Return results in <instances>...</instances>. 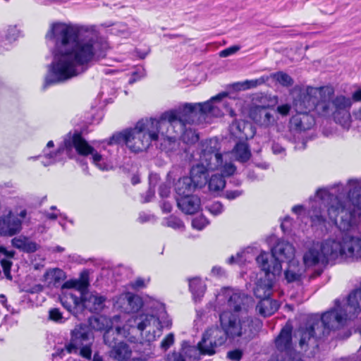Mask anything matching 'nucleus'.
<instances>
[{
    "label": "nucleus",
    "instance_id": "obj_1",
    "mask_svg": "<svg viewBox=\"0 0 361 361\" xmlns=\"http://www.w3.org/2000/svg\"><path fill=\"white\" fill-rule=\"evenodd\" d=\"M46 38L54 41L53 80L63 81L83 72L86 66L105 56L106 45L98 37L95 30L84 26L63 23L50 25Z\"/></svg>",
    "mask_w": 361,
    "mask_h": 361
},
{
    "label": "nucleus",
    "instance_id": "obj_2",
    "mask_svg": "<svg viewBox=\"0 0 361 361\" xmlns=\"http://www.w3.org/2000/svg\"><path fill=\"white\" fill-rule=\"evenodd\" d=\"M348 187L349 192L345 202L341 200L343 193L340 192V189H320L317 192L315 204L322 202L327 210L326 215L320 209L312 208L310 216L313 223L322 224L328 217L344 231L356 224L357 219L361 215V186L357 180H350Z\"/></svg>",
    "mask_w": 361,
    "mask_h": 361
},
{
    "label": "nucleus",
    "instance_id": "obj_3",
    "mask_svg": "<svg viewBox=\"0 0 361 361\" xmlns=\"http://www.w3.org/2000/svg\"><path fill=\"white\" fill-rule=\"evenodd\" d=\"M221 329L213 326L206 330L197 349L200 355H212L217 346L221 345L227 337L250 338L252 334V321L247 317L241 319L230 312H223L219 316Z\"/></svg>",
    "mask_w": 361,
    "mask_h": 361
},
{
    "label": "nucleus",
    "instance_id": "obj_4",
    "mask_svg": "<svg viewBox=\"0 0 361 361\" xmlns=\"http://www.w3.org/2000/svg\"><path fill=\"white\" fill-rule=\"evenodd\" d=\"M219 149V143L216 138L201 144L199 163L192 167L189 177L197 187H202L207 183L209 171L217 170L224 176H232L235 172L236 168L233 164L226 163L223 165V159Z\"/></svg>",
    "mask_w": 361,
    "mask_h": 361
},
{
    "label": "nucleus",
    "instance_id": "obj_5",
    "mask_svg": "<svg viewBox=\"0 0 361 361\" xmlns=\"http://www.w3.org/2000/svg\"><path fill=\"white\" fill-rule=\"evenodd\" d=\"M166 125L167 123L159 122L157 119L142 120L137 122L133 129L114 135L113 139L118 142H125L133 152H142L149 147L152 140H157L159 135H168V130H164Z\"/></svg>",
    "mask_w": 361,
    "mask_h": 361
},
{
    "label": "nucleus",
    "instance_id": "obj_6",
    "mask_svg": "<svg viewBox=\"0 0 361 361\" xmlns=\"http://www.w3.org/2000/svg\"><path fill=\"white\" fill-rule=\"evenodd\" d=\"M226 95V93H221L213 97L210 102L194 104H186L178 109L171 110L163 114L159 121L167 123V125L164 126V130H168V135L166 137L169 138L174 137L169 132L170 128H174L178 126L181 133L183 130L184 126L186 124L195 123L197 117L200 118L201 116L209 114L215 116H220L221 114L216 112L218 107L213 106L211 102L220 100Z\"/></svg>",
    "mask_w": 361,
    "mask_h": 361
},
{
    "label": "nucleus",
    "instance_id": "obj_7",
    "mask_svg": "<svg viewBox=\"0 0 361 361\" xmlns=\"http://www.w3.org/2000/svg\"><path fill=\"white\" fill-rule=\"evenodd\" d=\"M171 325V321L168 314L162 311L158 317L153 314L143 313L133 315L128 319L125 328H128L131 336L135 337L139 332L147 341L151 342L160 336L163 328L169 327Z\"/></svg>",
    "mask_w": 361,
    "mask_h": 361
},
{
    "label": "nucleus",
    "instance_id": "obj_8",
    "mask_svg": "<svg viewBox=\"0 0 361 361\" xmlns=\"http://www.w3.org/2000/svg\"><path fill=\"white\" fill-rule=\"evenodd\" d=\"M334 93V88L329 86L299 88L298 94L294 96L293 105L299 112L315 109L319 114L326 116L331 111L329 100Z\"/></svg>",
    "mask_w": 361,
    "mask_h": 361
},
{
    "label": "nucleus",
    "instance_id": "obj_9",
    "mask_svg": "<svg viewBox=\"0 0 361 361\" xmlns=\"http://www.w3.org/2000/svg\"><path fill=\"white\" fill-rule=\"evenodd\" d=\"M92 341L90 328L85 324H79L71 331L70 342L64 348L59 349L57 355L63 357L66 353L80 354L85 358L90 359Z\"/></svg>",
    "mask_w": 361,
    "mask_h": 361
},
{
    "label": "nucleus",
    "instance_id": "obj_10",
    "mask_svg": "<svg viewBox=\"0 0 361 361\" xmlns=\"http://www.w3.org/2000/svg\"><path fill=\"white\" fill-rule=\"evenodd\" d=\"M256 260L264 271V279H260L254 289V293L257 298L262 300L271 295L276 276L281 274L282 267L279 264H276L271 269L268 264L269 255L265 253H261Z\"/></svg>",
    "mask_w": 361,
    "mask_h": 361
},
{
    "label": "nucleus",
    "instance_id": "obj_11",
    "mask_svg": "<svg viewBox=\"0 0 361 361\" xmlns=\"http://www.w3.org/2000/svg\"><path fill=\"white\" fill-rule=\"evenodd\" d=\"M331 240L336 259L361 258V236L345 235L341 238H331Z\"/></svg>",
    "mask_w": 361,
    "mask_h": 361
},
{
    "label": "nucleus",
    "instance_id": "obj_12",
    "mask_svg": "<svg viewBox=\"0 0 361 361\" xmlns=\"http://www.w3.org/2000/svg\"><path fill=\"white\" fill-rule=\"evenodd\" d=\"M334 245L331 238L326 239L321 245L314 244L304 254L303 262L307 267L317 264H325L330 260H335Z\"/></svg>",
    "mask_w": 361,
    "mask_h": 361
},
{
    "label": "nucleus",
    "instance_id": "obj_13",
    "mask_svg": "<svg viewBox=\"0 0 361 361\" xmlns=\"http://www.w3.org/2000/svg\"><path fill=\"white\" fill-rule=\"evenodd\" d=\"M221 297H224L227 300L228 307L234 311V312L230 310H228V312H230L232 314L236 315L240 319L243 317H247L252 321V323H253L252 319L247 313V307L250 304L252 303V298L250 297H247L239 290L229 288L225 290L223 295H219L217 298L218 300H220ZM226 312H227V310ZM252 326H253V324H252ZM253 333L254 326H252V334Z\"/></svg>",
    "mask_w": 361,
    "mask_h": 361
},
{
    "label": "nucleus",
    "instance_id": "obj_14",
    "mask_svg": "<svg viewBox=\"0 0 361 361\" xmlns=\"http://www.w3.org/2000/svg\"><path fill=\"white\" fill-rule=\"evenodd\" d=\"M331 99L332 97L329 100L331 111L327 115L333 114L336 122L344 127L348 126L350 119V109L353 104L351 98L339 95Z\"/></svg>",
    "mask_w": 361,
    "mask_h": 361
},
{
    "label": "nucleus",
    "instance_id": "obj_15",
    "mask_svg": "<svg viewBox=\"0 0 361 361\" xmlns=\"http://www.w3.org/2000/svg\"><path fill=\"white\" fill-rule=\"evenodd\" d=\"M25 209L15 214L9 212L8 214L0 217V235L2 236H13L20 232L23 220L26 217Z\"/></svg>",
    "mask_w": 361,
    "mask_h": 361
},
{
    "label": "nucleus",
    "instance_id": "obj_16",
    "mask_svg": "<svg viewBox=\"0 0 361 361\" xmlns=\"http://www.w3.org/2000/svg\"><path fill=\"white\" fill-rule=\"evenodd\" d=\"M295 253L294 246L285 240H279L276 243L271 249V255L265 252L269 255L268 264L271 269L276 264H279L281 266V262H288L294 259Z\"/></svg>",
    "mask_w": 361,
    "mask_h": 361
},
{
    "label": "nucleus",
    "instance_id": "obj_17",
    "mask_svg": "<svg viewBox=\"0 0 361 361\" xmlns=\"http://www.w3.org/2000/svg\"><path fill=\"white\" fill-rule=\"evenodd\" d=\"M261 104H255L250 111V118L257 125L268 128L273 126L276 119L274 114L269 109V105L265 104L267 100L266 97H262Z\"/></svg>",
    "mask_w": 361,
    "mask_h": 361
},
{
    "label": "nucleus",
    "instance_id": "obj_18",
    "mask_svg": "<svg viewBox=\"0 0 361 361\" xmlns=\"http://www.w3.org/2000/svg\"><path fill=\"white\" fill-rule=\"evenodd\" d=\"M72 143L77 152L82 156L92 155V161L100 169H104L99 162L102 157L90 146L87 142L80 135L75 134L72 137Z\"/></svg>",
    "mask_w": 361,
    "mask_h": 361
},
{
    "label": "nucleus",
    "instance_id": "obj_19",
    "mask_svg": "<svg viewBox=\"0 0 361 361\" xmlns=\"http://www.w3.org/2000/svg\"><path fill=\"white\" fill-rule=\"evenodd\" d=\"M121 336L128 339L130 342H135V336L130 335V332L128 331V328H125V325L121 328L118 324L108 329L104 335V341L109 348H113L118 342V336Z\"/></svg>",
    "mask_w": 361,
    "mask_h": 361
},
{
    "label": "nucleus",
    "instance_id": "obj_20",
    "mask_svg": "<svg viewBox=\"0 0 361 361\" xmlns=\"http://www.w3.org/2000/svg\"><path fill=\"white\" fill-rule=\"evenodd\" d=\"M116 304L118 308L124 312H137L142 306V299L130 293L121 295L117 299Z\"/></svg>",
    "mask_w": 361,
    "mask_h": 361
},
{
    "label": "nucleus",
    "instance_id": "obj_21",
    "mask_svg": "<svg viewBox=\"0 0 361 361\" xmlns=\"http://www.w3.org/2000/svg\"><path fill=\"white\" fill-rule=\"evenodd\" d=\"M231 156L235 157V159L238 161L245 162L250 158L251 152L246 142H240L235 145L231 152H226L224 155L221 154L223 165L226 163L232 164L231 161H228Z\"/></svg>",
    "mask_w": 361,
    "mask_h": 361
},
{
    "label": "nucleus",
    "instance_id": "obj_22",
    "mask_svg": "<svg viewBox=\"0 0 361 361\" xmlns=\"http://www.w3.org/2000/svg\"><path fill=\"white\" fill-rule=\"evenodd\" d=\"M200 358V352L195 346H188L180 353H173L169 355L167 361H198Z\"/></svg>",
    "mask_w": 361,
    "mask_h": 361
},
{
    "label": "nucleus",
    "instance_id": "obj_23",
    "mask_svg": "<svg viewBox=\"0 0 361 361\" xmlns=\"http://www.w3.org/2000/svg\"><path fill=\"white\" fill-rule=\"evenodd\" d=\"M104 298L97 293H82L81 302L83 307L90 311H98L102 309Z\"/></svg>",
    "mask_w": 361,
    "mask_h": 361
},
{
    "label": "nucleus",
    "instance_id": "obj_24",
    "mask_svg": "<svg viewBox=\"0 0 361 361\" xmlns=\"http://www.w3.org/2000/svg\"><path fill=\"white\" fill-rule=\"evenodd\" d=\"M120 316H115L112 319H109L105 316L95 317L90 319V328L97 331H105L114 324H118Z\"/></svg>",
    "mask_w": 361,
    "mask_h": 361
},
{
    "label": "nucleus",
    "instance_id": "obj_25",
    "mask_svg": "<svg viewBox=\"0 0 361 361\" xmlns=\"http://www.w3.org/2000/svg\"><path fill=\"white\" fill-rule=\"evenodd\" d=\"M178 207L185 214H192L195 213L200 207V200L195 197L189 195L177 198Z\"/></svg>",
    "mask_w": 361,
    "mask_h": 361
},
{
    "label": "nucleus",
    "instance_id": "obj_26",
    "mask_svg": "<svg viewBox=\"0 0 361 361\" xmlns=\"http://www.w3.org/2000/svg\"><path fill=\"white\" fill-rule=\"evenodd\" d=\"M291 327L286 325L276 338L275 343L277 349L281 352H288L291 349Z\"/></svg>",
    "mask_w": 361,
    "mask_h": 361
},
{
    "label": "nucleus",
    "instance_id": "obj_27",
    "mask_svg": "<svg viewBox=\"0 0 361 361\" xmlns=\"http://www.w3.org/2000/svg\"><path fill=\"white\" fill-rule=\"evenodd\" d=\"M288 269L285 271V278L288 283L299 281L303 276L305 269L302 266H300L299 262L294 259L287 262Z\"/></svg>",
    "mask_w": 361,
    "mask_h": 361
},
{
    "label": "nucleus",
    "instance_id": "obj_28",
    "mask_svg": "<svg viewBox=\"0 0 361 361\" xmlns=\"http://www.w3.org/2000/svg\"><path fill=\"white\" fill-rule=\"evenodd\" d=\"M197 186L189 177L180 178L175 185V190L179 197L191 195Z\"/></svg>",
    "mask_w": 361,
    "mask_h": 361
},
{
    "label": "nucleus",
    "instance_id": "obj_29",
    "mask_svg": "<svg viewBox=\"0 0 361 361\" xmlns=\"http://www.w3.org/2000/svg\"><path fill=\"white\" fill-rule=\"evenodd\" d=\"M279 304L275 300L270 298H264L257 305L259 313L264 317H269L273 314L279 308Z\"/></svg>",
    "mask_w": 361,
    "mask_h": 361
},
{
    "label": "nucleus",
    "instance_id": "obj_30",
    "mask_svg": "<svg viewBox=\"0 0 361 361\" xmlns=\"http://www.w3.org/2000/svg\"><path fill=\"white\" fill-rule=\"evenodd\" d=\"M292 123L300 130H306L312 128L314 123V118L306 114V111L300 112L299 115L292 118Z\"/></svg>",
    "mask_w": 361,
    "mask_h": 361
},
{
    "label": "nucleus",
    "instance_id": "obj_31",
    "mask_svg": "<svg viewBox=\"0 0 361 361\" xmlns=\"http://www.w3.org/2000/svg\"><path fill=\"white\" fill-rule=\"evenodd\" d=\"M231 131L233 134L240 133L239 137L242 139H248L253 136V132L251 129V125L244 121H235L233 123Z\"/></svg>",
    "mask_w": 361,
    "mask_h": 361
},
{
    "label": "nucleus",
    "instance_id": "obj_32",
    "mask_svg": "<svg viewBox=\"0 0 361 361\" xmlns=\"http://www.w3.org/2000/svg\"><path fill=\"white\" fill-rule=\"evenodd\" d=\"M11 242L15 247L27 252H35L38 248L36 243L24 236L14 238Z\"/></svg>",
    "mask_w": 361,
    "mask_h": 361
},
{
    "label": "nucleus",
    "instance_id": "obj_33",
    "mask_svg": "<svg viewBox=\"0 0 361 361\" xmlns=\"http://www.w3.org/2000/svg\"><path fill=\"white\" fill-rule=\"evenodd\" d=\"M131 350L127 344L123 342H118L112 348L110 356L118 360H123L130 356Z\"/></svg>",
    "mask_w": 361,
    "mask_h": 361
},
{
    "label": "nucleus",
    "instance_id": "obj_34",
    "mask_svg": "<svg viewBox=\"0 0 361 361\" xmlns=\"http://www.w3.org/2000/svg\"><path fill=\"white\" fill-rule=\"evenodd\" d=\"M189 287L195 300L202 298L206 290V285L198 278L191 279L189 283Z\"/></svg>",
    "mask_w": 361,
    "mask_h": 361
},
{
    "label": "nucleus",
    "instance_id": "obj_35",
    "mask_svg": "<svg viewBox=\"0 0 361 361\" xmlns=\"http://www.w3.org/2000/svg\"><path fill=\"white\" fill-rule=\"evenodd\" d=\"M220 172L221 175L215 174L213 175L210 178L209 182V188L212 191H220L225 187L226 182L224 178L226 177L227 176H224L221 171Z\"/></svg>",
    "mask_w": 361,
    "mask_h": 361
},
{
    "label": "nucleus",
    "instance_id": "obj_36",
    "mask_svg": "<svg viewBox=\"0 0 361 361\" xmlns=\"http://www.w3.org/2000/svg\"><path fill=\"white\" fill-rule=\"evenodd\" d=\"M268 80L267 77L262 76L258 79L245 80L242 82H238L235 85V89L238 90H246L257 87L264 84Z\"/></svg>",
    "mask_w": 361,
    "mask_h": 361
},
{
    "label": "nucleus",
    "instance_id": "obj_37",
    "mask_svg": "<svg viewBox=\"0 0 361 361\" xmlns=\"http://www.w3.org/2000/svg\"><path fill=\"white\" fill-rule=\"evenodd\" d=\"M64 277V274L59 269H52L48 270L44 275V281L49 284L59 282Z\"/></svg>",
    "mask_w": 361,
    "mask_h": 361
},
{
    "label": "nucleus",
    "instance_id": "obj_38",
    "mask_svg": "<svg viewBox=\"0 0 361 361\" xmlns=\"http://www.w3.org/2000/svg\"><path fill=\"white\" fill-rule=\"evenodd\" d=\"M271 77L284 87H289L293 83L291 77L283 72L273 73Z\"/></svg>",
    "mask_w": 361,
    "mask_h": 361
},
{
    "label": "nucleus",
    "instance_id": "obj_39",
    "mask_svg": "<svg viewBox=\"0 0 361 361\" xmlns=\"http://www.w3.org/2000/svg\"><path fill=\"white\" fill-rule=\"evenodd\" d=\"M192 226L198 230H202L208 224V221L204 216L195 217L192 222Z\"/></svg>",
    "mask_w": 361,
    "mask_h": 361
},
{
    "label": "nucleus",
    "instance_id": "obj_40",
    "mask_svg": "<svg viewBox=\"0 0 361 361\" xmlns=\"http://www.w3.org/2000/svg\"><path fill=\"white\" fill-rule=\"evenodd\" d=\"M198 135L192 130H186L183 134V140L187 143H194L198 140Z\"/></svg>",
    "mask_w": 361,
    "mask_h": 361
},
{
    "label": "nucleus",
    "instance_id": "obj_41",
    "mask_svg": "<svg viewBox=\"0 0 361 361\" xmlns=\"http://www.w3.org/2000/svg\"><path fill=\"white\" fill-rule=\"evenodd\" d=\"M1 267L3 268L4 273L5 276H6V277L8 279L11 280L12 276H11V265H12V262L11 261H9V260L3 259L1 260Z\"/></svg>",
    "mask_w": 361,
    "mask_h": 361
},
{
    "label": "nucleus",
    "instance_id": "obj_42",
    "mask_svg": "<svg viewBox=\"0 0 361 361\" xmlns=\"http://www.w3.org/2000/svg\"><path fill=\"white\" fill-rule=\"evenodd\" d=\"M164 224L174 228H180L182 226L181 221L174 216H170L169 219H166Z\"/></svg>",
    "mask_w": 361,
    "mask_h": 361
},
{
    "label": "nucleus",
    "instance_id": "obj_43",
    "mask_svg": "<svg viewBox=\"0 0 361 361\" xmlns=\"http://www.w3.org/2000/svg\"><path fill=\"white\" fill-rule=\"evenodd\" d=\"M240 46H238V45H235V46L228 47L226 49L222 50L219 53V56L221 57H227L231 54L236 53L238 51L240 50Z\"/></svg>",
    "mask_w": 361,
    "mask_h": 361
},
{
    "label": "nucleus",
    "instance_id": "obj_44",
    "mask_svg": "<svg viewBox=\"0 0 361 361\" xmlns=\"http://www.w3.org/2000/svg\"><path fill=\"white\" fill-rule=\"evenodd\" d=\"M49 318L50 319L56 322H62V314L58 309H51L49 311Z\"/></svg>",
    "mask_w": 361,
    "mask_h": 361
},
{
    "label": "nucleus",
    "instance_id": "obj_45",
    "mask_svg": "<svg viewBox=\"0 0 361 361\" xmlns=\"http://www.w3.org/2000/svg\"><path fill=\"white\" fill-rule=\"evenodd\" d=\"M174 342V336L173 334H169L162 341L161 343V346L163 349H168Z\"/></svg>",
    "mask_w": 361,
    "mask_h": 361
},
{
    "label": "nucleus",
    "instance_id": "obj_46",
    "mask_svg": "<svg viewBox=\"0 0 361 361\" xmlns=\"http://www.w3.org/2000/svg\"><path fill=\"white\" fill-rule=\"evenodd\" d=\"M209 210L210 212L214 215H218L221 214L223 211V206L222 204L219 202H214L212 204H211L209 207Z\"/></svg>",
    "mask_w": 361,
    "mask_h": 361
},
{
    "label": "nucleus",
    "instance_id": "obj_47",
    "mask_svg": "<svg viewBox=\"0 0 361 361\" xmlns=\"http://www.w3.org/2000/svg\"><path fill=\"white\" fill-rule=\"evenodd\" d=\"M18 30L16 26L9 27L7 37L9 40H15L18 36Z\"/></svg>",
    "mask_w": 361,
    "mask_h": 361
},
{
    "label": "nucleus",
    "instance_id": "obj_48",
    "mask_svg": "<svg viewBox=\"0 0 361 361\" xmlns=\"http://www.w3.org/2000/svg\"><path fill=\"white\" fill-rule=\"evenodd\" d=\"M228 357L232 360L238 361L242 357V352L239 350L230 351L228 353Z\"/></svg>",
    "mask_w": 361,
    "mask_h": 361
},
{
    "label": "nucleus",
    "instance_id": "obj_49",
    "mask_svg": "<svg viewBox=\"0 0 361 361\" xmlns=\"http://www.w3.org/2000/svg\"><path fill=\"white\" fill-rule=\"evenodd\" d=\"M290 106L289 104H283L277 107V111L281 116H286L289 113Z\"/></svg>",
    "mask_w": 361,
    "mask_h": 361
},
{
    "label": "nucleus",
    "instance_id": "obj_50",
    "mask_svg": "<svg viewBox=\"0 0 361 361\" xmlns=\"http://www.w3.org/2000/svg\"><path fill=\"white\" fill-rule=\"evenodd\" d=\"M147 282L142 279H137L133 282V287L136 289L142 288L146 286Z\"/></svg>",
    "mask_w": 361,
    "mask_h": 361
},
{
    "label": "nucleus",
    "instance_id": "obj_51",
    "mask_svg": "<svg viewBox=\"0 0 361 361\" xmlns=\"http://www.w3.org/2000/svg\"><path fill=\"white\" fill-rule=\"evenodd\" d=\"M159 192L161 197H167L170 193V189L166 185H161L159 188Z\"/></svg>",
    "mask_w": 361,
    "mask_h": 361
},
{
    "label": "nucleus",
    "instance_id": "obj_52",
    "mask_svg": "<svg viewBox=\"0 0 361 361\" xmlns=\"http://www.w3.org/2000/svg\"><path fill=\"white\" fill-rule=\"evenodd\" d=\"M1 254L4 255V256H6L8 258H13L15 255V252L14 251H8L5 247H0V255Z\"/></svg>",
    "mask_w": 361,
    "mask_h": 361
},
{
    "label": "nucleus",
    "instance_id": "obj_53",
    "mask_svg": "<svg viewBox=\"0 0 361 361\" xmlns=\"http://www.w3.org/2000/svg\"><path fill=\"white\" fill-rule=\"evenodd\" d=\"M351 99L352 102H361V88L353 93Z\"/></svg>",
    "mask_w": 361,
    "mask_h": 361
},
{
    "label": "nucleus",
    "instance_id": "obj_54",
    "mask_svg": "<svg viewBox=\"0 0 361 361\" xmlns=\"http://www.w3.org/2000/svg\"><path fill=\"white\" fill-rule=\"evenodd\" d=\"M240 195V193L238 191H230L227 192L226 193V197L229 200H233L237 197H238Z\"/></svg>",
    "mask_w": 361,
    "mask_h": 361
},
{
    "label": "nucleus",
    "instance_id": "obj_55",
    "mask_svg": "<svg viewBox=\"0 0 361 361\" xmlns=\"http://www.w3.org/2000/svg\"><path fill=\"white\" fill-rule=\"evenodd\" d=\"M162 209L166 212H170L171 209V205L168 202H164Z\"/></svg>",
    "mask_w": 361,
    "mask_h": 361
},
{
    "label": "nucleus",
    "instance_id": "obj_56",
    "mask_svg": "<svg viewBox=\"0 0 361 361\" xmlns=\"http://www.w3.org/2000/svg\"><path fill=\"white\" fill-rule=\"evenodd\" d=\"M242 255H243V253H241V254L238 253V254H237V257H235L234 256H232V257L229 259L228 262H229L230 264H233V263H235V262H238V257H240Z\"/></svg>",
    "mask_w": 361,
    "mask_h": 361
},
{
    "label": "nucleus",
    "instance_id": "obj_57",
    "mask_svg": "<svg viewBox=\"0 0 361 361\" xmlns=\"http://www.w3.org/2000/svg\"><path fill=\"white\" fill-rule=\"evenodd\" d=\"M293 212L295 214H299L303 210V207L301 205H297L293 207Z\"/></svg>",
    "mask_w": 361,
    "mask_h": 361
},
{
    "label": "nucleus",
    "instance_id": "obj_58",
    "mask_svg": "<svg viewBox=\"0 0 361 361\" xmlns=\"http://www.w3.org/2000/svg\"><path fill=\"white\" fill-rule=\"evenodd\" d=\"M88 285V283L86 280L82 279V282L80 284L79 288L82 290H85Z\"/></svg>",
    "mask_w": 361,
    "mask_h": 361
},
{
    "label": "nucleus",
    "instance_id": "obj_59",
    "mask_svg": "<svg viewBox=\"0 0 361 361\" xmlns=\"http://www.w3.org/2000/svg\"><path fill=\"white\" fill-rule=\"evenodd\" d=\"M0 302L4 305L6 306V299L4 295H0Z\"/></svg>",
    "mask_w": 361,
    "mask_h": 361
},
{
    "label": "nucleus",
    "instance_id": "obj_60",
    "mask_svg": "<svg viewBox=\"0 0 361 361\" xmlns=\"http://www.w3.org/2000/svg\"><path fill=\"white\" fill-rule=\"evenodd\" d=\"M92 361H102V359L99 355H98L97 354H95L94 355V358H93Z\"/></svg>",
    "mask_w": 361,
    "mask_h": 361
},
{
    "label": "nucleus",
    "instance_id": "obj_61",
    "mask_svg": "<svg viewBox=\"0 0 361 361\" xmlns=\"http://www.w3.org/2000/svg\"><path fill=\"white\" fill-rule=\"evenodd\" d=\"M221 271V268H216L215 267V268H214L212 269V272L214 273V274H219Z\"/></svg>",
    "mask_w": 361,
    "mask_h": 361
},
{
    "label": "nucleus",
    "instance_id": "obj_62",
    "mask_svg": "<svg viewBox=\"0 0 361 361\" xmlns=\"http://www.w3.org/2000/svg\"><path fill=\"white\" fill-rule=\"evenodd\" d=\"M356 116L357 118H359L360 120H361V109L357 111V113L356 114Z\"/></svg>",
    "mask_w": 361,
    "mask_h": 361
},
{
    "label": "nucleus",
    "instance_id": "obj_63",
    "mask_svg": "<svg viewBox=\"0 0 361 361\" xmlns=\"http://www.w3.org/2000/svg\"><path fill=\"white\" fill-rule=\"evenodd\" d=\"M48 218L51 219H55L56 218V214H48Z\"/></svg>",
    "mask_w": 361,
    "mask_h": 361
},
{
    "label": "nucleus",
    "instance_id": "obj_64",
    "mask_svg": "<svg viewBox=\"0 0 361 361\" xmlns=\"http://www.w3.org/2000/svg\"><path fill=\"white\" fill-rule=\"evenodd\" d=\"M73 302L74 303L77 305H78L79 302H78V299L76 298V297H73Z\"/></svg>",
    "mask_w": 361,
    "mask_h": 361
}]
</instances>
